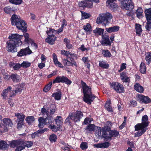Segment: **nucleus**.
<instances>
[{"label":"nucleus","mask_w":151,"mask_h":151,"mask_svg":"<svg viewBox=\"0 0 151 151\" xmlns=\"http://www.w3.org/2000/svg\"><path fill=\"white\" fill-rule=\"evenodd\" d=\"M23 37L24 38L23 41L24 44H31L32 42L33 39L29 38L28 33L24 32L23 35L18 34H12L10 35L8 38L10 40L6 42V50L8 52H17V47L20 46L22 44L21 40Z\"/></svg>","instance_id":"f257e3e1"},{"label":"nucleus","mask_w":151,"mask_h":151,"mask_svg":"<svg viewBox=\"0 0 151 151\" xmlns=\"http://www.w3.org/2000/svg\"><path fill=\"white\" fill-rule=\"evenodd\" d=\"M81 87L83 94V101L89 105H91L96 97L95 95L92 93L91 88L88 86L82 80L81 81Z\"/></svg>","instance_id":"f03ea898"},{"label":"nucleus","mask_w":151,"mask_h":151,"mask_svg":"<svg viewBox=\"0 0 151 151\" xmlns=\"http://www.w3.org/2000/svg\"><path fill=\"white\" fill-rule=\"evenodd\" d=\"M10 20L12 24L16 26L18 30L24 33L27 31V23L24 20L22 19L19 16L14 14L12 15Z\"/></svg>","instance_id":"7ed1b4c3"},{"label":"nucleus","mask_w":151,"mask_h":151,"mask_svg":"<svg viewBox=\"0 0 151 151\" xmlns=\"http://www.w3.org/2000/svg\"><path fill=\"white\" fill-rule=\"evenodd\" d=\"M10 147L14 148L16 146H19V148L21 150L25 149V147H30L33 145L32 141H24L22 139H19L17 140H13L10 142Z\"/></svg>","instance_id":"20e7f679"},{"label":"nucleus","mask_w":151,"mask_h":151,"mask_svg":"<svg viewBox=\"0 0 151 151\" xmlns=\"http://www.w3.org/2000/svg\"><path fill=\"white\" fill-rule=\"evenodd\" d=\"M121 4V7L127 10H132L134 7L132 0H118ZM116 0H107L106 4L114 2Z\"/></svg>","instance_id":"39448f33"},{"label":"nucleus","mask_w":151,"mask_h":151,"mask_svg":"<svg viewBox=\"0 0 151 151\" xmlns=\"http://www.w3.org/2000/svg\"><path fill=\"white\" fill-rule=\"evenodd\" d=\"M112 17V14L109 13H106L103 15H99V17L97 18L96 22L98 24L103 23L105 25L109 22Z\"/></svg>","instance_id":"423d86ee"},{"label":"nucleus","mask_w":151,"mask_h":151,"mask_svg":"<svg viewBox=\"0 0 151 151\" xmlns=\"http://www.w3.org/2000/svg\"><path fill=\"white\" fill-rule=\"evenodd\" d=\"M119 135V132L117 130H111V129L110 131L106 132V135H104L103 134L101 136L106 141H110L112 140V137L117 138Z\"/></svg>","instance_id":"0eeeda50"},{"label":"nucleus","mask_w":151,"mask_h":151,"mask_svg":"<svg viewBox=\"0 0 151 151\" xmlns=\"http://www.w3.org/2000/svg\"><path fill=\"white\" fill-rule=\"evenodd\" d=\"M15 116L17 117V128L18 130H20L24 126V122L25 116L22 113H17L15 114Z\"/></svg>","instance_id":"6e6552de"},{"label":"nucleus","mask_w":151,"mask_h":151,"mask_svg":"<svg viewBox=\"0 0 151 151\" xmlns=\"http://www.w3.org/2000/svg\"><path fill=\"white\" fill-rule=\"evenodd\" d=\"M110 88H112L117 93H124V87L122 84L117 82H113L109 83Z\"/></svg>","instance_id":"1a4fd4ad"},{"label":"nucleus","mask_w":151,"mask_h":151,"mask_svg":"<svg viewBox=\"0 0 151 151\" xmlns=\"http://www.w3.org/2000/svg\"><path fill=\"white\" fill-rule=\"evenodd\" d=\"M148 117L146 115L142 116V122L138 123L134 126L135 131H138L140 128H145L148 127L149 124L148 121Z\"/></svg>","instance_id":"9d476101"},{"label":"nucleus","mask_w":151,"mask_h":151,"mask_svg":"<svg viewBox=\"0 0 151 151\" xmlns=\"http://www.w3.org/2000/svg\"><path fill=\"white\" fill-rule=\"evenodd\" d=\"M72 81L67 77L64 76H58L53 81V84L60 83H65L69 86L72 83Z\"/></svg>","instance_id":"9b49d317"},{"label":"nucleus","mask_w":151,"mask_h":151,"mask_svg":"<svg viewBox=\"0 0 151 151\" xmlns=\"http://www.w3.org/2000/svg\"><path fill=\"white\" fill-rule=\"evenodd\" d=\"M71 120L75 123L80 122L83 116V114L81 111H77L75 112L70 113Z\"/></svg>","instance_id":"f8f14e48"},{"label":"nucleus","mask_w":151,"mask_h":151,"mask_svg":"<svg viewBox=\"0 0 151 151\" xmlns=\"http://www.w3.org/2000/svg\"><path fill=\"white\" fill-rule=\"evenodd\" d=\"M23 84L19 83L15 85L13 90H12V93L10 94L9 96L13 97L15 96L17 94H20L22 91V89L24 87Z\"/></svg>","instance_id":"ddd939ff"},{"label":"nucleus","mask_w":151,"mask_h":151,"mask_svg":"<svg viewBox=\"0 0 151 151\" xmlns=\"http://www.w3.org/2000/svg\"><path fill=\"white\" fill-rule=\"evenodd\" d=\"M112 125V123L111 121H108L106 122L105 126L102 127L100 131L99 129V130L98 132L99 135H101V132H102V134H104V135H106V132L110 131L111 129Z\"/></svg>","instance_id":"4468645a"},{"label":"nucleus","mask_w":151,"mask_h":151,"mask_svg":"<svg viewBox=\"0 0 151 151\" xmlns=\"http://www.w3.org/2000/svg\"><path fill=\"white\" fill-rule=\"evenodd\" d=\"M78 5L79 7H82L83 9H84L86 8H92L93 6L92 2L91 1L87 0L79 1Z\"/></svg>","instance_id":"2eb2a0df"},{"label":"nucleus","mask_w":151,"mask_h":151,"mask_svg":"<svg viewBox=\"0 0 151 151\" xmlns=\"http://www.w3.org/2000/svg\"><path fill=\"white\" fill-rule=\"evenodd\" d=\"M32 53V50L30 49L28 46L27 47L24 49H21L18 52L17 56L22 57L24 56H26L27 55H30Z\"/></svg>","instance_id":"dca6fc26"},{"label":"nucleus","mask_w":151,"mask_h":151,"mask_svg":"<svg viewBox=\"0 0 151 151\" xmlns=\"http://www.w3.org/2000/svg\"><path fill=\"white\" fill-rule=\"evenodd\" d=\"M137 97L140 103L147 104L151 102V99L148 96H145L142 94H138Z\"/></svg>","instance_id":"f3484780"},{"label":"nucleus","mask_w":151,"mask_h":151,"mask_svg":"<svg viewBox=\"0 0 151 151\" xmlns=\"http://www.w3.org/2000/svg\"><path fill=\"white\" fill-rule=\"evenodd\" d=\"M4 12L6 14L11 15V14L14 13L17 11V9L15 7L12 6V7L9 6H6L4 8Z\"/></svg>","instance_id":"a211bd4d"},{"label":"nucleus","mask_w":151,"mask_h":151,"mask_svg":"<svg viewBox=\"0 0 151 151\" xmlns=\"http://www.w3.org/2000/svg\"><path fill=\"white\" fill-rule=\"evenodd\" d=\"M48 37L45 39V42L50 45H52L56 40V37L54 35H48Z\"/></svg>","instance_id":"6ab92c4d"},{"label":"nucleus","mask_w":151,"mask_h":151,"mask_svg":"<svg viewBox=\"0 0 151 151\" xmlns=\"http://www.w3.org/2000/svg\"><path fill=\"white\" fill-rule=\"evenodd\" d=\"M102 40L101 42L102 45H106V46H111V42L109 39V37L108 35H106V36L102 35Z\"/></svg>","instance_id":"aec40b11"},{"label":"nucleus","mask_w":151,"mask_h":151,"mask_svg":"<svg viewBox=\"0 0 151 151\" xmlns=\"http://www.w3.org/2000/svg\"><path fill=\"white\" fill-rule=\"evenodd\" d=\"M120 78L122 82L125 83H129L130 81V77H128L127 75L125 72H123L120 73Z\"/></svg>","instance_id":"412c9836"},{"label":"nucleus","mask_w":151,"mask_h":151,"mask_svg":"<svg viewBox=\"0 0 151 151\" xmlns=\"http://www.w3.org/2000/svg\"><path fill=\"white\" fill-rule=\"evenodd\" d=\"M10 80L14 83H19L21 81V77L17 73H12L10 75Z\"/></svg>","instance_id":"4be33fe9"},{"label":"nucleus","mask_w":151,"mask_h":151,"mask_svg":"<svg viewBox=\"0 0 151 151\" xmlns=\"http://www.w3.org/2000/svg\"><path fill=\"white\" fill-rule=\"evenodd\" d=\"M12 88L10 86H8L6 88H5L3 90L1 95L3 97V99H6L7 98V95L9 92H10L11 93H12Z\"/></svg>","instance_id":"5701e85b"},{"label":"nucleus","mask_w":151,"mask_h":151,"mask_svg":"<svg viewBox=\"0 0 151 151\" xmlns=\"http://www.w3.org/2000/svg\"><path fill=\"white\" fill-rule=\"evenodd\" d=\"M110 145V143L109 142H106L103 143L95 144L93 146L94 147L97 148H106L108 147Z\"/></svg>","instance_id":"b1692460"},{"label":"nucleus","mask_w":151,"mask_h":151,"mask_svg":"<svg viewBox=\"0 0 151 151\" xmlns=\"http://www.w3.org/2000/svg\"><path fill=\"white\" fill-rule=\"evenodd\" d=\"M134 87L135 90L140 93H143L144 90L143 87L138 83H136L134 85Z\"/></svg>","instance_id":"393cba45"},{"label":"nucleus","mask_w":151,"mask_h":151,"mask_svg":"<svg viewBox=\"0 0 151 151\" xmlns=\"http://www.w3.org/2000/svg\"><path fill=\"white\" fill-rule=\"evenodd\" d=\"M45 121L46 125H50L54 122L55 119L52 116L47 115V117L45 118Z\"/></svg>","instance_id":"a878e982"},{"label":"nucleus","mask_w":151,"mask_h":151,"mask_svg":"<svg viewBox=\"0 0 151 151\" xmlns=\"http://www.w3.org/2000/svg\"><path fill=\"white\" fill-rule=\"evenodd\" d=\"M4 125L7 127H12L13 124L11 119L9 118H5L3 120Z\"/></svg>","instance_id":"bb28decb"},{"label":"nucleus","mask_w":151,"mask_h":151,"mask_svg":"<svg viewBox=\"0 0 151 151\" xmlns=\"http://www.w3.org/2000/svg\"><path fill=\"white\" fill-rule=\"evenodd\" d=\"M119 26H114L109 28H106L105 29L107 32L110 33L116 32L119 30Z\"/></svg>","instance_id":"cd10ccee"},{"label":"nucleus","mask_w":151,"mask_h":151,"mask_svg":"<svg viewBox=\"0 0 151 151\" xmlns=\"http://www.w3.org/2000/svg\"><path fill=\"white\" fill-rule=\"evenodd\" d=\"M144 13L146 20L151 21V8L145 9Z\"/></svg>","instance_id":"c85d7f7f"},{"label":"nucleus","mask_w":151,"mask_h":151,"mask_svg":"<svg viewBox=\"0 0 151 151\" xmlns=\"http://www.w3.org/2000/svg\"><path fill=\"white\" fill-rule=\"evenodd\" d=\"M104 31V29L101 28L96 27L95 29L93 30V33L95 35H98L102 36Z\"/></svg>","instance_id":"c756f323"},{"label":"nucleus","mask_w":151,"mask_h":151,"mask_svg":"<svg viewBox=\"0 0 151 151\" xmlns=\"http://www.w3.org/2000/svg\"><path fill=\"white\" fill-rule=\"evenodd\" d=\"M62 96V93L60 91L54 93L52 95V97H54L55 99L56 100H59L61 99Z\"/></svg>","instance_id":"7c9ffc66"},{"label":"nucleus","mask_w":151,"mask_h":151,"mask_svg":"<svg viewBox=\"0 0 151 151\" xmlns=\"http://www.w3.org/2000/svg\"><path fill=\"white\" fill-rule=\"evenodd\" d=\"M143 10L141 7H138L135 12L137 17L139 19H141L143 17Z\"/></svg>","instance_id":"2f4dec72"},{"label":"nucleus","mask_w":151,"mask_h":151,"mask_svg":"<svg viewBox=\"0 0 151 151\" xmlns=\"http://www.w3.org/2000/svg\"><path fill=\"white\" fill-rule=\"evenodd\" d=\"M54 119L57 126L61 127V125L63 123V119L62 117L60 116H57L55 119Z\"/></svg>","instance_id":"473e14b6"},{"label":"nucleus","mask_w":151,"mask_h":151,"mask_svg":"<svg viewBox=\"0 0 151 151\" xmlns=\"http://www.w3.org/2000/svg\"><path fill=\"white\" fill-rule=\"evenodd\" d=\"M135 29L137 35L139 36H140L142 31L141 25L138 24H136Z\"/></svg>","instance_id":"72a5a7b5"},{"label":"nucleus","mask_w":151,"mask_h":151,"mask_svg":"<svg viewBox=\"0 0 151 151\" xmlns=\"http://www.w3.org/2000/svg\"><path fill=\"white\" fill-rule=\"evenodd\" d=\"M147 129V128H140L138 132L135 133L134 134L135 137H140L144 133Z\"/></svg>","instance_id":"f704fd0d"},{"label":"nucleus","mask_w":151,"mask_h":151,"mask_svg":"<svg viewBox=\"0 0 151 151\" xmlns=\"http://www.w3.org/2000/svg\"><path fill=\"white\" fill-rule=\"evenodd\" d=\"M38 121H39V124L38 126L39 128H43L45 124V119H44L43 117H40L39 118Z\"/></svg>","instance_id":"c9c22d12"},{"label":"nucleus","mask_w":151,"mask_h":151,"mask_svg":"<svg viewBox=\"0 0 151 151\" xmlns=\"http://www.w3.org/2000/svg\"><path fill=\"white\" fill-rule=\"evenodd\" d=\"M110 101H107L105 105V108L108 111L110 112H113V110L112 107L110 105Z\"/></svg>","instance_id":"e433bc0d"},{"label":"nucleus","mask_w":151,"mask_h":151,"mask_svg":"<svg viewBox=\"0 0 151 151\" xmlns=\"http://www.w3.org/2000/svg\"><path fill=\"white\" fill-rule=\"evenodd\" d=\"M145 60L147 62V65H149L151 62V51L147 52L145 54Z\"/></svg>","instance_id":"4c0bfd02"},{"label":"nucleus","mask_w":151,"mask_h":151,"mask_svg":"<svg viewBox=\"0 0 151 151\" xmlns=\"http://www.w3.org/2000/svg\"><path fill=\"white\" fill-rule=\"evenodd\" d=\"M146 67L145 63L142 62L140 65L139 71L140 72L143 74H145L146 73Z\"/></svg>","instance_id":"58836bf2"},{"label":"nucleus","mask_w":151,"mask_h":151,"mask_svg":"<svg viewBox=\"0 0 151 151\" xmlns=\"http://www.w3.org/2000/svg\"><path fill=\"white\" fill-rule=\"evenodd\" d=\"M35 120V118L33 116H27L25 119L26 122L29 125H30Z\"/></svg>","instance_id":"ea45409f"},{"label":"nucleus","mask_w":151,"mask_h":151,"mask_svg":"<svg viewBox=\"0 0 151 151\" xmlns=\"http://www.w3.org/2000/svg\"><path fill=\"white\" fill-rule=\"evenodd\" d=\"M102 54L104 57L109 58L111 56V54L108 50H103L102 51Z\"/></svg>","instance_id":"a19ab883"},{"label":"nucleus","mask_w":151,"mask_h":151,"mask_svg":"<svg viewBox=\"0 0 151 151\" xmlns=\"http://www.w3.org/2000/svg\"><path fill=\"white\" fill-rule=\"evenodd\" d=\"M49 127L54 132H56L60 129V126H56L55 125L50 124L49 125Z\"/></svg>","instance_id":"79ce46f5"},{"label":"nucleus","mask_w":151,"mask_h":151,"mask_svg":"<svg viewBox=\"0 0 151 151\" xmlns=\"http://www.w3.org/2000/svg\"><path fill=\"white\" fill-rule=\"evenodd\" d=\"M58 138L57 135L53 133L50 135L49 137V140L51 142H55L57 140Z\"/></svg>","instance_id":"37998d69"},{"label":"nucleus","mask_w":151,"mask_h":151,"mask_svg":"<svg viewBox=\"0 0 151 151\" xmlns=\"http://www.w3.org/2000/svg\"><path fill=\"white\" fill-rule=\"evenodd\" d=\"M96 127L93 124H89L87 126L86 129L90 132L94 131L96 129Z\"/></svg>","instance_id":"c03bdc74"},{"label":"nucleus","mask_w":151,"mask_h":151,"mask_svg":"<svg viewBox=\"0 0 151 151\" xmlns=\"http://www.w3.org/2000/svg\"><path fill=\"white\" fill-rule=\"evenodd\" d=\"M52 81L50 82L48 84L46 85L44 88L43 91L45 92H47L49 91L52 87Z\"/></svg>","instance_id":"a18cd8bd"},{"label":"nucleus","mask_w":151,"mask_h":151,"mask_svg":"<svg viewBox=\"0 0 151 151\" xmlns=\"http://www.w3.org/2000/svg\"><path fill=\"white\" fill-rule=\"evenodd\" d=\"M108 5H109L110 9L112 11H114L117 10V8L118 7V5L115 2L110 3V4H106Z\"/></svg>","instance_id":"49530a36"},{"label":"nucleus","mask_w":151,"mask_h":151,"mask_svg":"<svg viewBox=\"0 0 151 151\" xmlns=\"http://www.w3.org/2000/svg\"><path fill=\"white\" fill-rule=\"evenodd\" d=\"M99 66L100 67L104 68L105 69H108L109 67V64L105 63L103 61H100L99 64Z\"/></svg>","instance_id":"de8ad7c7"},{"label":"nucleus","mask_w":151,"mask_h":151,"mask_svg":"<svg viewBox=\"0 0 151 151\" xmlns=\"http://www.w3.org/2000/svg\"><path fill=\"white\" fill-rule=\"evenodd\" d=\"M21 65V67H22L24 68H26L30 66L31 63L27 61H24Z\"/></svg>","instance_id":"09e8293b"},{"label":"nucleus","mask_w":151,"mask_h":151,"mask_svg":"<svg viewBox=\"0 0 151 151\" xmlns=\"http://www.w3.org/2000/svg\"><path fill=\"white\" fill-rule=\"evenodd\" d=\"M9 2L15 5H19L22 4V0H9Z\"/></svg>","instance_id":"8fccbe9b"},{"label":"nucleus","mask_w":151,"mask_h":151,"mask_svg":"<svg viewBox=\"0 0 151 151\" xmlns=\"http://www.w3.org/2000/svg\"><path fill=\"white\" fill-rule=\"evenodd\" d=\"M91 29V26L90 24L89 23H87L86 25H84L83 26V29L86 32H88L90 31V30Z\"/></svg>","instance_id":"3c124183"},{"label":"nucleus","mask_w":151,"mask_h":151,"mask_svg":"<svg viewBox=\"0 0 151 151\" xmlns=\"http://www.w3.org/2000/svg\"><path fill=\"white\" fill-rule=\"evenodd\" d=\"M82 13V18L83 19H86L90 18L91 17V15L89 13H86L84 12H81Z\"/></svg>","instance_id":"603ef678"},{"label":"nucleus","mask_w":151,"mask_h":151,"mask_svg":"<svg viewBox=\"0 0 151 151\" xmlns=\"http://www.w3.org/2000/svg\"><path fill=\"white\" fill-rule=\"evenodd\" d=\"M56 107L54 104H52L50 106V115L53 114L56 111Z\"/></svg>","instance_id":"864d4df0"},{"label":"nucleus","mask_w":151,"mask_h":151,"mask_svg":"<svg viewBox=\"0 0 151 151\" xmlns=\"http://www.w3.org/2000/svg\"><path fill=\"white\" fill-rule=\"evenodd\" d=\"M147 22L146 23L145 28L148 31H150L151 29V21L147 20Z\"/></svg>","instance_id":"5fc2aeb1"},{"label":"nucleus","mask_w":151,"mask_h":151,"mask_svg":"<svg viewBox=\"0 0 151 151\" xmlns=\"http://www.w3.org/2000/svg\"><path fill=\"white\" fill-rule=\"evenodd\" d=\"M8 131L7 127L3 124L0 128V134L7 132Z\"/></svg>","instance_id":"6e6d98bb"},{"label":"nucleus","mask_w":151,"mask_h":151,"mask_svg":"<svg viewBox=\"0 0 151 151\" xmlns=\"http://www.w3.org/2000/svg\"><path fill=\"white\" fill-rule=\"evenodd\" d=\"M49 30H47L46 31V33L47 35H53V33L55 32H56L57 30L54 29H52L51 28H49Z\"/></svg>","instance_id":"4d7b16f0"},{"label":"nucleus","mask_w":151,"mask_h":151,"mask_svg":"<svg viewBox=\"0 0 151 151\" xmlns=\"http://www.w3.org/2000/svg\"><path fill=\"white\" fill-rule=\"evenodd\" d=\"M80 147L82 150H86L88 147L87 143L85 142H82Z\"/></svg>","instance_id":"13d9d810"},{"label":"nucleus","mask_w":151,"mask_h":151,"mask_svg":"<svg viewBox=\"0 0 151 151\" xmlns=\"http://www.w3.org/2000/svg\"><path fill=\"white\" fill-rule=\"evenodd\" d=\"M126 64L125 63H122L120 66V69L118 70V72H121L124 69H126Z\"/></svg>","instance_id":"bf43d9fd"},{"label":"nucleus","mask_w":151,"mask_h":151,"mask_svg":"<svg viewBox=\"0 0 151 151\" xmlns=\"http://www.w3.org/2000/svg\"><path fill=\"white\" fill-rule=\"evenodd\" d=\"M21 67V64L19 63H16L15 65L14 66L13 68L14 70H19Z\"/></svg>","instance_id":"052dcab7"},{"label":"nucleus","mask_w":151,"mask_h":151,"mask_svg":"<svg viewBox=\"0 0 151 151\" xmlns=\"http://www.w3.org/2000/svg\"><path fill=\"white\" fill-rule=\"evenodd\" d=\"M130 103L129 106L131 107H134L137 106V102L135 100H132L130 101Z\"/></svg>","instance_id":"680f3d73"},{"label":"nucleus","mask_w":151,"mask_h":151,"mask_svg":"<svg viewBox=\"0 0 151 151\" xmlns=\"http://www.w3.org/2000/svg\"><path fill=\"white\" fill-rule=\"evenodd\" d=\"M57 70H54L52 71V73L47 75V78H50L52 76H55L57 73Z\"/></svg>","instance_id":"e2e57ef3"},{"label":"nucleus","mask_w":151,"mask_h":151,"mask_svg":"<svg viewBox=\"0 0 151 151\" xmlns=\"http://www.w3.org/2000/svg\"><path fill=\"white\" fill-rule=\"evenodd\" d=\"M127 144L129 145L130 147H132V148H134V143L132 142H130L129 140H128L127 141Z\"/></svg>","instance_id":"0e129e2a"},{"label":"nucleus","mask_w":151,"mask_h":151,"mask_svg":"<svg viewBox=\"0 0 151 151\" xmlns=\"http://www.w3.org/2000/svg\"><path fill=\"white\" fill-rule=\"evenodd\" d=\"M71 114H70V113L68 116L67 117L66 119L65 120V122L66 123H68L69 124H70L71 123L70 120H71V117L70 116Z\"/></svg>","instance_id":"69168bd1"},{"label":"nucleus","mask_w":151,"mask_h":151,"mask_svg":"<svg viewBox=\"0 0 151 151\" xmlns=\"http://www.w3.org/2000/svg\"><path fill=\"white\" fill-rule=\"evenodd\" d=\"M39 134L37 131L32 133L31 134L32 138V139H34L36 137H39Z\"/></svg>","instance_id":"338daca9"},{"label":"nucleus","mask_w":151,"mask_h":151,"mask_svg":"<svg viewBox=\"0 0 151 151\" xmlns=\"http://www.w3.org/2000/svg\"><path fill=\"white\" fill-rule=\"evenodd\" d=\"M70 60L71 61V62L72 63V65H74L76 67H77L78 65L77 63L74 58H70Z\"/></svg>","instance_id":"774afa93"}]
</instances>
